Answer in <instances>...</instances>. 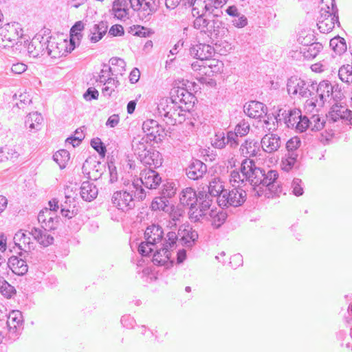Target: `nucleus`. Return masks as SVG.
<instances>
[{"instance_id":"obj_1","label":"nucleus","mask_w":352,"mask_h":352,"mask_svg":"<svg viewBox=\"0 0 352 352\" xmlns=\"http://www.w3.org/2000/svg\"><path fill=\"white\" fill-rule=\"evenodd\" d=\"M241 171L243 177L245 178L251 186H254L255 195L261 197L263 194V187L276 196L282 192L278 178V173L275 170H270L267 173L257 167L255 162L250 159H245L241 165Z\"/></svg>"},{"instance_id":"obj_2","label":"nucleus","mask_w":352,"mask_h":352,"mask_svg":"<svg viewBox=\"0 0 352 352\" xmlns=\"http://www.w3.org/2000/svg\"><path fill=\"white\" fill-rule=\"evenodd\" d=\"M250 131V124L245 120L239 122L234 128V131H228L226 133L219 131L214 135L212 146L215 148L222 149L228 146L230 149H235L239 145V138L245 136Z\"/></svg>"},{"instance_id":"obj_3","label":"nucleus","mask_w":352,"mask_h":352,"mask_svg":"<svg viewBox=\"0 0 352 352\" xmlns=\"http://www.w3.org/2000/svg\"><path fill=\"white\" fill-rule=\"evenodd\" d=\"M336 23L340 25L335 0H322L317 23L318 30L322 33H328L334 28Z\"/></svg>"},{"instance_id":"obj_4","label":"nucleus","mask_w":352,"mask_h":352,"mask_svg":"<svg viewBox=\"0 0 352 352\" xmlns=\"http://www.w3.org/2000/svg\"><path fill=\"white\" fill-rule=\"evenodd\" d=\"M157 111L160 116L164 118L166 124L175 125L181 122L179 118L183 116L182 107L178 104L177 98H164L157 104Z\"/></svg>"},{"instance_id":"obj_5","label":"nucleus","mask_w":352,"mask_h":352,"mask_svg":"<svg viewBox=\"0 0 352 352\" xmlns=\"http://www.w3.org/2000/svg\"><path fill=\"white\" fill-rule=\"evenodd\" d=\"M162 228L157 225L153 224L146 228L144 232L145 241L142 242L138 247L139 253L143 256H149L154 250V248L163 239Z\"/></svg>"},{"instance_id":"obj_6","label":"nucleus","mask_w":352,"mask_h":352,"mask_svg":"<svg viewBox=\"0 0 352 352\" xmlns=\"http://www.w3.org/2000/svg\"><path fill=\"white\" fill-rule=\"evenodd\" d=\"M316 82L305 80L296 76H292L287 80V90L289 95L299 98H307L314 95Z\"/></svg>"},{"instance_id":"obj_7","label":"nucleus","mask_w":352,"mask_h":352,"mask_svg":"<svg viewBox=\"0 0 352 352\" xmlns=\"http://www.w3.org/2000/svg\"><path fill=\"white\" fill-rule=\"evenodd\" d=\"M23 31L17 23H8L0 27V47H12L22 37Z\"/></svg>"},{"instance_id":"obj_8","label":"nucleus","mask_w":352,"mask_h":352,"mask_svg":"<svg viewBox=\"0 0 352 352\" xmlns=\"http://www.w3.org/2000/svg\"><path fill=\"white\" fill-rule=\"evenodd\" d=\"M214 197L206 193L203 189L198 192L197 205L192 207L190 212V221L194 223L201 222L204 217L209 213V210L213 203Z\"/></svg>"},{"instance_id":"obj_9","label":"nucleus","mask_w":352,"mask_h":352,"mask_svg":"<svg viewBox=\"0 0 352 352\" xmlns=\"http://www.w3.org/2000/svg\"><path fill=\"white\" fill-rule=\"evenodd\" d=\"M247 193L241 186H236L231 190L223 191L217 199L219 206L223 207H238L241 206L246 200Z\"/></svg>"},{"instance_id":"obj_10","label":"nucleus","mask_w":352,"mask_h":352,"mask_svg":"<svg viewBox=\"0 0 352 352\" xmlns=\"http://www.w3.org/2000/svg\"><path fill=\"white\" fill-rule=\"evenodd\" d=\"M316 95L306 101V105L314 108H321L325 102L330 101L331 94L333 92V87L328 80H322L316 85Z\"/></svg>"},{"instance_id":"obj_11","label":"nucleus","mask_w":352,"mask_h":352,"mask_svg":"<svg viewBox=\"0 0 352 352\" xmlns=\"http://www.w3.org/2000/svg\"><path fill=\"white\" fill-rule=\"evenodd\" d=\"M177 241V236L175 232L167 233L162 244V247L157 250L153 254V262L155 265H164L169 261L171 256L169 250L175 247Z\"/></svg>"},{"instance_id":"obj_12","label":"nucleus","mask_w":352,"mask_h":352,"mask_svg":"<svg viewBox=\"0 0 352 352\" xmlns=\"http://www.w3.org/2000/svg\"><path fill=\"white\" fill-rule=\"evenodd\" d=\"M111 204L119 210L127 212L135 208V200L130 191L122 190L113 192L111 197Z\"/></svg>"},{"instance_id":"obj_13","label":"nucleus","mask_w":352,"mask_h":352,"mask_svg":"<svg viewBox=\"0 0 352 352\" xmlns=\"http://www.w3.org/2000/svg\"><path fill=\"white\" fill-rule=\"evenodd\" d=\"M327 119L329 122H337L341 120L342 122L351 124L352 111L349 110L345 106L336 102L332 105L329 113L327 115Z\"/></svg>"},{"instance_id":"obj_14","label":"nucleus","mask_w":352,"mask_h":352,"mask_svg":"<svg viewBox=\"0 0 352 352\" xmlns=\"http://www.w3.org/2000/svg\"><path fill=\"white\" fill-rule=\"evenodd\" d=\"M142 130L146 134L144 137L149 140L150 142H157L165 134L163 127L159 124L157 121L153 119L146 120L143 122Z\"/></svg>"},{"instance_id":"obj_15","label":"nucleus","mask_w":352,"mask_h":352,"mask_svg":"<svg viewBox=\"0 0 352 352\" xmlns=\"http://www.w3.org/2000/svg\"><path fill=\"white\" fill-rule=\"evenodd\" d=\"M29 254L25 252L24 253L21 252L19 256H12L8 258V266L12 270V272L18 275L23 276L28 271V266L27 265V257Z\"/></svg>"},{"instance_id":"obj_16","label":"nucleus","mask_w":352,"mask_h":352,"mask_svg":"<svg viewBox=\"0 0 352 352\" xmlns=\"http://www.w3.org/2000/svg\"><path fill=\"white\" fill-rule=\"evenodd\" d=\"M220 23L218 21L214 19L210 20L207 19L202 12L201 15L197 16L193 22V27L199 30L201 32H204L208 35H212V34H215L216 28H219Z\"/></svg>"},{"instance_id":"obj_17","label":"nucleus","mask_w":352,"mask_h":352,"mask_svg":"<svg viewBox=\"0 0 352 352\" xmlns=\"http://www.w3.org/2000/svg\"><path fill=\"white\" fill-rule=\"evenodd\" d=\"M301 116V111L298 109L289 110L280 109L278 114L275 116V119L277 122L283 120L288 128L294 129Z\"/></svg>"},{"instance_id":"obj_18","label":"nucleus","mask_w":352,"mask_h":352,"mask_svg":"<svg viewBox=\"0 0 352 352\" xmlns=\"http://www.w3.org/2000/svg\"><path fill=\"white\" fill-rule=\"evenodd\" d=\"M177 236H180V241L186 248L192 247L199 237L197 230H194L190 226L185 224L179 227Z\"/></svg>"},{"instance_id":"obj_19","label":"nucleus","mask_w":352,"mask_h":352,"mask_svg":"<svg viewBox=\"0 0 352 352\" xmlns=\"http://www.w3.org/2000/svg\"><path fill=\"white\" fill-rule=\"evenodd\" d=\"M28 52L34 58L47 55V38L37 35L34 36L28 47Z\"/></svg>"},{"instance_id":"obj_20","label":"nucleus","mask_w":352,"mask_h":352,"mask_svg":"<svg viewBox=\"0 0 352 352\" xmlns=\"http://www.w3.org/2000/svg\"><path fill=\"white\" fill-rule=\"evenodd\" d=\"M138 179L148 189H156L162 182L160 174L152 168L142 170Z\"/></svg>"},{"instance_id":"obj_21","label":"nucleus","mask_w":352,"mask_h":352,"mask_svg":"<svg viewBox=\"0 0 352 352\" xmlns=\"http://www.w3.org/2000/svg\"><path fill=\"white\" fill-rule=\"evenodd\" d=\"M283 142L277 134L267 133L261 139L260 144L263 151L267 153H273L278 150Z\"/></svg>"},{"instance_id":"obj_22","label":"nucleus","mask_w":352,"mask_h":352,"mask_svg":"<svg viewBox=\"0 0 352 352\" xmlns=\"http://www.w3.org/2000/svg\"><path fill=\"white\" fill-rule=\"evenodd\" d=\"M214 53V48L211 45L205 43H199L190 48V55L201 62L210 59Z\"/></svg>"},{"instance_id":"obj_23","label":"nucleus","mask_w":352,"mask_h":352,"mask_svg":"<svg viewBox=\"0 0 352 352\" xmlns=\"http://www.w3.org/2000/svg\"><path fill=\"white\" fill-rule=\"evenodd\" d=\"M198 193L191 187L186 188L182 190L179 195L180 204L184 206H187L189 208L188 217L190 220V212L192 207H196L197 205Z\"/></svg>"},{"instance_id":"obj_24","label":"nucleus","mask_w":352,"mask_h":352,"mask_svg":"<svg viewBox=\"0 0 352 352\" xmlns=\"http://www.w3.org/2000/svg\"><path fill=\"white\" fill-rule=\"evenodd\" d=\"M140 161L149 168L155 169L160 167L162 164V157L161 153L152 147H149L147 153L144 154Z\"/></svg>"},{"instance_id":"obj_25","label":"nucleus","mask_w":352,"mask_h":352,"mask_svg":"<svg viewBox=\"0 0 352 352\" xmlns=\"http://www.w3.org/2000/svg\"><path fill=\"white\" fill-rule=\"evenodd\" d=\"M267 107L263 103L252 100L244 105V113L250 118H260L267 114Z\"/></svg>"},{"instance_id":"obj_26","label":"nucleus","mask_w":352,"mask_h":352,"mask_svg":"<svg viewBox=\"0 0 352 352\" xmlns=\"http://www.w3.org/2000/svg\"><path fill=\"white\" fill-rule=\"evenodd\" d=\"M206 172V165L199 160H193L186 170L187 177L192 180L202 178Z\"/></svg>"},{"instance_id":"obj_27","label":"nucleus","mask_w":352,"mask_h":352,"mask_svg":"<svg viewBox=\"0 0 352 352\" xmlns=\"http://www.w3.org/2000/svg\"><path fill=\"white\" fill-rule=\"evenodd\" d=\"M228 217L227 212L223 209H211L203 220L210 221L211 226L214 229L219 228L226 221Z\"/></svg>"},{"instance_id":"obj_28","label":"nucleus","mask_w":352,"mask_h":352,"mask_svg":"<svg viewBox=\"0 0 352 352\" xmlns=\"http://www.w3.org/2000/svg\"><path fill=\"white\" fill-rule=\"evenodd\" d=\"M239 151L245 157H256L260 151V144L254 140L247 139L241 144Z\"/></svg>"},{"instance_id":"obj_29","label":"nucleus","mask_w":352,"mask_h":352,"mask_svg":"<svg viewBox=\"0 0 352 352\" xmlns=\"http://www.w3.org/2000/svg\"><path fill=\"white\" fill-rule=\"evenodd\" d=\"M48 230H43L42 229L33 227L30 231V234L34 239L44 247H47L54 242V237L47 234Z\"/></svg>"},{"instance_id":"obj_30","label":"nucleus","mask_w":352,"mask_h":352,"mask_svg":"<svg viewBox=\"0 0 352 352\" xmlns=\"http://www.w3.org/2000/svg\"><path fill=\"white\" fill-rule=\"evenodd\" d=\"M148 142H150V140L144 137L133 138L131 144L132 149L138 159L148 152L149 147H151V146L148 144Z\"/></svg>"},{"instance_id":"obj_31","label":"nucleus","mask_w":352,"mask_h":352,"mask_svg":"<svg viewBox=\"0 0 352 352\" xmlns=\"http://www.w3.org/2000/svg\"><path fill=\"white\" fill-rule=\"evenodd\" d=\"M80 193L83 200L90 202L96 198L98 188L93 183L85 181L82 183Z\"/></svg>"},{"instance_id":"obj_32","label":"nucleus","mask_w":352,"mask_h":352,"mask_svg":"<svg viewBox=\"0 0 352 352\" xmlns=\"http://www.w3.org/2000/svg\"><path fill=\"white\" fill-rule=\"evenodd\" d=\"M43 119L41 113L32 112L26 116L25 125L30 132H36L41 130Z\"/></svg>"},{"instance_id":"obj_33","label":"nucleus","mask_w":352,"mask_h":352,"mask_svg":"<svg viewBox=\"0 0 352 352\" xmlns=\"http://www.w3.org/2000/svg\"><path fill=\"white\" fill-rule=\"evenodd\" d=\"M63 43H56L54 38L50 37V39L47 38V55L53 58L60 57L64 54L63 52Z\"/></svg>"},{"instance_id":"obj_34","label":"nucleus","mask_w":352,"mask_h":352,"mask_svg":"<svg viewBox=\"0 0 352 352\" xmlns=\"http://www.w3.org/2000/svg\"><path fill=\"white\" fill-rule=\"evenodd\" d=\"M107 29L108 25L107 22L100 21L99 23L95 24L91 30V42L96 43L99 41L107 33Z\"/></svg>"},{"instance_id":"obj_35","label":"nucleus","mask_w":352,"mask_h":352,"mask_svg":"<svg viewBox=\"0 0 352 352\" xmlns=\"http://www.w3.org/2000/svg\"><path fill=\"white\" fill-rule=\"evenodd\" d=\"M307 45L308 46L302 48L300 52L302 54L305 58L308 60H311L316 57L323 49L322 45L319 42H314Z\"/></svg>"},{"instance_id":"obj_36","label":"nucleus","mask_w":352,"mask_h":352,"mask_svg":"<svg viewBox=\"0 0 352 352\" xmlns=\"http://www.w3.org/2000/svg\"><path fill=\"white\" fill-rule=\"evenodd\" d=\"M206 193L210 194L214 197H219V195H222L223 191H226L223 182L219 178H214L207 187Z\"/></svg>"},{"instance_id":"obj_37","label":"nucleus","mask_w":352,"mask_h":352,"mask_svg":"<svg viewBox=\"0 0 352 352\" xmlns=\"http://www.w3.org/2000/svg\"><path fill=\"white\" fill-rule=\"evenodd\" d=\"M19 156V153L14 148L8 146L0 148V163L8 160L15 162Z\"/></svg>"},{"instance_id":"obj_38","label":"nucleus","mask_w":352,"mask_h":352,"mask_svg":"<svg viewBox=\"0 0 352 352\" xmlns=\"http://www.w3.org/2000/svg\"><path fill=\"white\" fill-rule=\"evenodd\" d=\"M142 185V182L137 179L134 180L129 187L130 192L133 194L134 197L140 201H142L146 197V192Z\"/></svg>"},{"instance_id":"obj_39","label":"nucleus","mask_w":352,"mask_h":352,"mask_svg":"<svg viewBox=\"0 0 352 352\" xmlns=\"http://www.w3.org/2000/svg\"><path fill=\"white\" fill-rule=\"evenodd\" d=\"M329 45L333 52L338 55L342 54L346 50V43L344 38L336 36L330 40Z\"/></svg>"},{"instance_id":"obj_40","label":"nucleus","mask_w":352,"mask_h":352,"mask_svg":"<svg viewBox=\"0 0 352 352\" xmlns=\"http://www.w3.org/2000/svg\"><path fill=\"white\" fill-rule=\"evenodd\" d=\"M69 158L70 154L69 151L65 149H60L56 152L53 155L54 160L58 164L61 169L65 168Z\"/></svg>"},{"instance_id":"obj_41","label":"nucleus","mask_w":352,"mask_h":352,"mask_svg":"<svg viewBox=\"0 0 352 352\" xmlns=\"http://www.w3.org/2000/svg\"><path fill=\"white\" fill-rule=\"evenodd\" d=\"M84 29V24L82 21H79L75 23V24L72 27L70 30V47L69 50H73L75 48V41L74 36L76 37L78 40L80 39V37H82L80 32Z\"/></svg>"},{"instance_id":"obj_42","label":"nucleus","mask_w":352,"mask_h":352,"mask_svg":"<svg viewBox=\"0 0 352 352\" xmlns=\"http://www.w3.org/2000/svg\"><path fill=\"white\" fill-rule=\"evenodd\" d=\"M339 78L347 85L352 83V65H344L338 70Z\"/></svg>"},{"instance_id":"obj_43","label":"nucleus","mask_w":352,"mask_h":352,"mask_svg":"<svg viewBox=\"0 0 352 352\" xmlns=\"http://www.w3.org/2000/svg\"><path fill=\"white\" fill-rule=\"evenodd\" d=\"M7 323L10 329H16L17 327L21 326L23 323L21 312L18 310L12 311L9 315Z\"/></svg>"},{"instance_id":"obj_44","label":"nucleus","mask_w":352,"mask_h":352,"mask_svg":"<svg viewBox=\"0 0 352 352\" xmlns=\"http://www.w3.org/2000/svg\"><path fill=\"white\" fill-rule=\"evenodd\" d=\"M171 98H177V103L181 102L186 104L188 102H191V99H192L193 96L186 89L178 88L176 90V96H173Z\"/></svg>"},{"instance_id":"obj_45","label":"nucleus","mask_w":352,"mask_h":352,"mask_svg":"<svg viewBox=\"0 0 352 352\" xmlns=\"http://www.w3.org/2000/svg\"><path fill=\"white\" fill-rule=\"evenodd\" d=\"M84 129H85V126L77 129L74 136L67 138L66 143L72 144L73 147L78 146L85 138V135L83 133Z\"/></svg>"},{"instance_id":"obj_46","label":"nucleus","mask_w":352,"mask_h":352,"mask_svg":"<svg viewBox=\"0 0 352 352\" xmlns=\"http://www.w3.org/2000/svg\"><path fill=\"white\" fill-rule=\"evenodd\" d=\"M14 292V287L9 284L3 277L0 276V293L6 298H10Z\"/></svg>"},{"instance_id":"obj_47","label":"nucleus","mask_w":352,"mask_h":352,"mask_svg":"<svg viewBox=\"0 0 352 352\" xmlns=\"http://www.w3.org/2000/svg\"><path fill=\"white\" fill-rule=\"evenodd\" d=\"M298 157V153H290L287 157L282 160V169L285 171L290 170L294 166Z\"/></svg>"},{"instance_id":"obj_48","label":"nucleus","mask_w":352,"mask_h":352,"mask_svg":"<svg viewBox=\"0 0 352 352\" xmlns=\"http://www.w3.org/2000/svg\"><path fill=\"white\" fill-rule=\"evenodd\" d=\"M310 128L312 131H320L324 126V119L319 115H313L309 119Z\"/></svg>"},{"instance_id":"obj_49","label":"nucleus","mask_w":352,"mask_h":352,"mask_svg":"<svg viewBox=\"0 0 352 352\" xmlns=\"http://www.w3.org/2000/svg\"><path fill=\"white\" fill-rule=\"evenodd\" d=\"M300 145L301 141L298 137L295 136L289 139L286 143V148L288 151V154L290 153H298L297 149Z\"/></svg>"},{"instance_id":"obj_50","label":"nucleus","mask_w":352,"mask_h":352,"mask_svg":"<svg viewBox=\"0 0 352 352\" xmlns=\"http://www.w3.org/2000/svg\"><path fill=\"white\" fill-rule=\"evenodd\" d=\"M109 62L113 66H117L118 69H113V71H115V74L120 75H122L123 72L125 71L126 63L124 60L122 58L113 57L110 59Z\"/></svg>"},{"instance_id":"obj_51","label":"nucleus","mask_w":352,"mask_h":352,"mask_svg":"<svg viewBox=\"0 0 352 352\" xmlns=\"http://www.w3.org/2000/svg\"><path fill=\"white\" fill-rule=\"evenodd\" d=\"M291 190L294 195L299 197L303 195L302 182L300 179L294 178L291 184Z\"/></svg>"},{"instance_id":"obj_52","label":"nucleus","mask_w":352,"mask_h":352,"mask_svg":"<svg viewBox=\"0 0 352 352\" xmlns=\"http://www.w3.org/2000/svg\"><path fill=\"white\" fill-rule=\"evenodd\" d=\"M59 223V218L58 216L54 214H51L50 217H48L47 221L41 226L42 228L45 230H54L56 229L58 224Z\"/></svg>"},{"instance_id":"obj_53","label":"nucleus","mask_w":352,"mask_h":352,"mask_svg":"<svg viewBox=\"0 0 352 352\" xmlns=\"http://www.w3.org/2000/svg\"><path fill=\"white\" fill-rule=\"evenodd\" d=\"M310 127L309 119L306 116H301L295 125V129L298 132H304Z\"/></svg>"},{"instance_id":"obj_54","label":"nucleus","mask_w":352,"mask_h":352,"mask_svg":"<svg viewBox=\"0 0 352 352\" xmlns=\"http://www.w3.org/2000/svg\"><path fill=\"white\" fill-rule=\"evenodd\" d=\"M91 146L99 153L102 157H104L107 149L104 144L100 138H94L91 141Z\"/></svg>"},{"instance_id":"obj_55","label":"nucleus","mask_w":352,"mask_h":352,"mask_svg":"<svg viewBox=\"0 0 352 352\" xmlns=\"http://www.w3.org/2000/svg\"><path fill=\"white\" fill-rule=\"evenodd\" d=\"M129 10L122 7L114 6L113 4L112 14L118 19L124 20L127 18Z\"/></svg>"},{"instance_id":"obj_56","label":"nucleus","mask_w":352,"mask_h":352,"mask_svg":"<svg viewBox=\"0 0 352 352\" xmlns=\"http://www.w3.org/2000/svg\"><path fill=\"white\" fill-rule=\"evenodd\" d=\"M245 178L243 177L241 171L239 173L236 170L232 171L230 174V182L232 183L233 186H240V184L245 182Z\"/></svg>"},{"instance_id":"obj_57","label":"nucleus","mask_w":352,"mask_h":352,"mask_svg":"<svg viewBox=\"0 0 352 352\" xmlns=\"http://www.w3.org/2000/svg\"><path fill=\"white\" fill-rule=\"evenodd\" d=\"M208 62L206 63V65H204L206 66V67L210 68L212 73H219L221 72L223 68L222 62L215 59H208Z\"/></svg>"},{"instance_id":"obj_58","label":"nucleus","mask_w":352,"mask_h":352,"mask_svg":"<svg viewBox=\"0 0 352 352\" xmlns=\"http://www.w3.org/2000/svg\"><path fill=\"white\" fill-rule=\"evenodd\" d=\"M232 25L238 28H242L247 25L248 24V19L247 17L241 14L239 16L234 18L232 20Z\"/></svg>"},{"instance_id":"obj_59","label":"nucleus","mask_w":352,"mask_h":352,"mask_svg":"<svg viewBox=\"0 0 352 352\" xmlns=\"http://www.w3.org/2000/svg\"><path fill=\"white\" fill-rule=\"evenodd\" d=\"M183 209L179 206H177L176 208H173L170 214V217L174 222V224L176 225L177 221H180V218L183 217Z\"/></svg>"},{"instance_id":"obj_60","label":"nucleus","mask_w":352,"mask_h":352,"mask_svg":"<svg viewBox=\"0 0 352 352\" xmlns=\"http://www.w3.org/2000/svg\"><path fill=\"white\" fill-rule=\"evenodd\" d=\"M99 96V93L97 89L94 87H89L87 89V91L83 94V98L87 101H90L91 100L98 99Z\"/></svg>"},{"instance_id":"obj_61","label":"nucleus","mask_w":352,"mask_h":352,"mask_svg":"<svg viewBox=\"0 0 352 352\" xmlns=\"http://www.w3.org/2000/svg\"><path fill=\"white\" fill-rule=\"evenodd\" d=\"M51 214H54V213H53L50 210H48L47 208H45L40 211L38 215V221L41 223V226L47 221L48 217H50Z\"/></svg>"},{"instance_id":"obj_62","label":"nucleus","mask_w":352,"mask_h":352,"mask_svg":"<svg viewBox=\"0 0 352 352\" xmlns=\"http://www.w3.org/2000/svg\"><path fill=\"white\" fill-rule=\"evenodd\" d=\"M333 92L331 94L330 100L333 99L334 101L338 102L339 100H342V98L344 97V94L338 85H333Z\"/></svg>"},{"instance_id":"obj_63","label":"nucleus","mask_w":352,"mask_h":352,"mask_svg":"<svg viewBox=\"0 0 352 352\" xmlns=\"http://www.w3.org/2000/svg\"><path fill=\"white\" fill-rule=\"evenodd\" d=\"M120 322H121L122 324L123 325V327H126L127 329L133 328L135 323V321L133 319V318H132L129 315L123 316L121 318Z\"/></svg>"},{"instance_id":"obj_64","label":"nucleus","mask_w":352,"mask_h":352,"mask_svg":"<svg viewBox=\"0 0 352 352\" xmlns=\"http://www.w3.org/2000/svg\"><path fill=\"white\" fill-rule=\"evenodd\" d=\"M135 29L136 30L133 33V35L140 37H148L153 33L148 28L142 26H138Z\"/></svg>"}]
</instances>
